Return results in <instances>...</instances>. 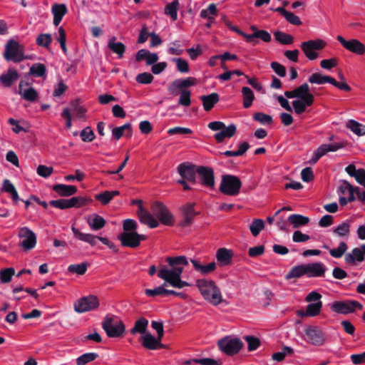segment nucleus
<instances>
[{
  "label": "nucleus",
  "mask_w": 365,
  "mask_h": 365,
  "mask_svg": "<svg viewBox=\"0 0 365 365\" xmlns=\"http://www.w3.org/2000/svg\"><path fill=\"white\" fill-rule=\"evenodd\" d=\"M69 108L70 111L72 110L76 113L78 118H81L84 116L86 109L81 106L80 99H75L71 101Z\"/></svg>",
  "instance_id": "47"
},
{
  "label": "nucleus",
  "mask_w": 365,
  "mask_h": 365,
  "mask_svg": "<svg viewBox=\"0 0 365 365\" xmlns=\"http://www.w3.org/2000/svg\"><path fill=\"white\" fill-rule=\"evenodd\" d=\"M71 230L76 238L81 241L87 242L91 246H95L97 243V241L99 240V238L101 237L92 234L81 232L73 225L71 227Z\"/></svg>",
  "instance_id": "25"
},
{
  "label": "nucleus",
  "mask_w": 365,
  "mask_h": 365,
  "mask_svg": "<svg viewBox=\"0 0 365 365\" xmlns=\"http://www.w3.org/2000/svg\"><path fill=\"white\" fill-rule=\"evenodd\" d=\"M326 42L322 39L309 40L301 43V49L309 60H315L318 57L317 51H321L326 46Z\"/></svg>",
  "instance_id": "9"
},
{
  "label": "nucleus",
  "mask_w": 365,
  "mask_h": 365,
  "mask_svg": "<svg viewBox=\"0 0 365 365\" xmlns=\"http://www.w3.org/2000/svg\"><path fill=\"white\" fill-rule=\"evenodd\" d=\"M80 137L83 142H91L96 136L91 127H86L81 131Z\"/></svg>",
  "instance_id": "61"
},
{
  "label": "nucleus",
  "mask_w": 365,
  "mask_h": 365,
  "mask_svg": "<svg viewBox=\"0 0 365 365\" xmlns=\"http://www.w3.org/2000/svg\"><path fill=\"white\" fill-rule=\"evenodd\" d=\"M136 236L135 232H123L118 235V238L122 246L136 248L139 246V242Z\"/></svg>",
  "instance_id": "24"
},
{
  "label": "nucleus",
  "mask_w": 365,
  "mask_h": 365,
  "mask_svg": "<svg viewBox=\"0 0 365 365\" xmlns=\"http://www.w3.org/2000/svg\"><path fill=\"white\" fill-rule=\"evenodd\" d=\"M274 36L277 41L283 45H290L294 42V37L292 35L280 31H275Z\"/></svg>",
  "instance_id": "45"
},
{
  "label": "nucleus",
  "mask_w": 365,
  "mask_h": 365,
  "mask_svg": "<svg viewBox=\"0 0 365 365\" xmlns=\"http://www.w3.org/2000/svg\"><path fill=\"white\" fill-rule=\"evenodd\" d=\"M87 222L93 230H99L106 224V220L98 214H93L88 216Z\"/></svg>",
  "instance_id": "34"
},
{
  "label": "nucleus",
  "mask_w": 365,
  "mask_h": 365,
  "mask_svg": "<svg viewBox=\"0 0 365 365\" xmlns=\"http://www.w3.org/2000/svg\"><path fill=\"white\" fill-rule=\"evenodd\" d=\"M306 341L315 346H322L325 342L324 332L317 326H308L304 329Z\"/></svg>",
  "instance_id": "13"
},
{
  "label": "nucleus",
  "mask_w": 365,
  "mask_h": 365,
  "mask_svg": "<svg viewBox=\"0 0 365 365\" xmlns=\"http://www.w3.org/2000/svg\"><path fill=\"white\" fill-rule=\"evenodd\" d=\"M219 349L229 356L237 354L243 346L242 341L238 338L225 336L217 342Z\"/></svg>",
  "instance_id": "7"
},
{
  "label": "nucleus",
  "mask_w": 365,
  "mask_h": 365,
  "mask_svg": "<svg viewBox=\"0 0 365 365\" xmlns=\"http://www.w3.org/2000/svg\"><path fill=\"white\" fill-rule=\"evenodd\" d=\"M253 119L262 125H271L273 122L272 117L262 112H257L253 115Z\"/></svg>",
  "instance_id": "53"
},
{
  "label": "nucleus",
  "mask_w": 365,
  "mask_h": 365,
  "mask_svg": "<svg viewBox=\"0 0 365 365\" xmlns=\"http://www.w3.org/2000/svg\"><path fill=\"white\" fill-rule=\"evenodd\" d=\"M197 167L190 163H182L178 165V171L182 179L195 183Z\"/></svg>",
  "instance_id": "18"
},
{
  "label": "nucleus",
  "mask_w": 365,
  "mask_h": 365,
  "mask_svg": "<svg viewBox=\"0 0 365 365\" xmlns=\"http://www.w3.org/2000/svg\"><path fill=\"white\" fill-rule=\"evenodd\" d=\"M46 67L44 64L41 63H34L30 69L29 75L34 77H46Z\"/></svg>",
  "instance_id": "43"
},
{
  "label": "nucleus",
  "mask_w": 365,
  "mask_h": 365,
  "mask_svg": "<svg viewBox=\"0 0 365 365\" xmlns=\"http://www.w3.org/2000/svg\"><path fill=\"white\" fill-rule=\"evenodd\" d=\"M153 76L148 72L139 73L135 77L136 81L141 84H149L153 82Z\"/></svg>",
  "instance_id": "62"
},
{
  "label": "nucleus",
  "mask_w": 365,
  "mask_h": 365,
  "mask_svg": "<svg viewBox=\"0 0 365 365\" xmlns=\"http://www.w3.org/2000/svg\"><path fill=\"white\" fill-rule=\"evenodd\" d=\"M15 274V270L13 267L1 269L0 270V280L3 284L9 283L11 282L13 275Z\"/></svg>",
  "instance_id": "54"
},
{
  "label": "nucleus",
  "mask_w": 365,
  "mask_h": 365,
  "mask_svg": "<svg viewBox=\"0 0 365 365\" xmlns=\"http://www.w3.org/2000/svg\"><path fill=\"white\" fill-rule=\"evenodd\" d=\"M24 86V80L21 79L19 85V93L22 96V98L28 101L34 102L38 97L37 91L33 88L30 87L26 89H23Z\"/></svg>",
  "instance_id": "31"
},
{
  "label": "nucleus",
  "mask_w": 365,
  "mask_h": 365,
  "mask_svg": "<svg viewBox=\"0 0 365 365\" xmlns=\"http://www.w3.org/2000/svg\"><path fill=\"white\" fill-rule=\"evenodd\" d=\"M133 203L139 205L137 214L141 223L148 225L150 228H155L159 225L154 216L142 206L141 200H134Z\"/></svg>",
  "instance_id": "15"
},
{
  "label": "nucleus",
  "mask_w": 365,
  "mask_h": 365,
  "mask_svg": "<svg viewBox=\"0 0 365 365\" xmlns=\"http://www.w3.org/2000/svg\"><path fill=\"white\" fill-rule=\"evenodd\" d=\"M173 61L176 63L177 70L182 73H187L190 71L188 63L186 60L181 58H173Z\"/></svg>",
  "instance_id": "58"
},
{
  "label": "nucleus",
  "mask_w": 365,
  "mask_h": 365,
  "mask_svg": "<svg viewBox=\"0 0 365 365\" xmlns=\"http://www.w3.org/2000/svg\"><path fill=\"white\" fill-rule=\"evenodd\" d=\"M4 57L8 61L21 62L25 59L23 46L14 39L9 40L5 46Z\"/></svg>",
  "instance_id": "6"
},
{
  "label": "nucleus",
  "mask_w": 365,
  "mask_h": 365,
  "mask_svg": "<svg viewBox=\"0 0 365 365\" xmlns=\"http://www.w3.org/2000/svg\"><path fill=\"white\" fill-rule=\"evenodd\" d=\"M306 275L308 277H319L324 275L326 268L322 262L304 264Z\"/></svg>",
  "instance_id": "23"
},
{
  "label": "nucleus",
  "mask_w": 365,
  "mask_h": 365,
  "mask_svg": "<svg viewBox=\"0 0 365 365\" xmlns=\"http://www.w3.org/2000/svg\"><path fill=\"white\" fill-rule=\"evenodd\" d=\"M250 29L252 31V34H247L245 38L247 43H252L255 46L258 43L257 38H260L266 43L271 41L272 37L268 31L265 30H259L255 25L251 26Z\"/></svg>",
  "instance_id": "17"
},
{
  "label": "nucleus",
  "mask_w": 365,
  "mask_h": 365,
  "mask_svg": "<svg viewBox=\"0 0 365 365\" xmlns=\"http://www.w3.org/2000/svg\"><path fill=\"white\" fill-rule=\"evenodd\" d=\"M200 99L202 102V106L205 111H210L220 101V96L217 93L201 96Z\"/></svg>",
  "instance_id": "28"
},
{
  "label": "nucleus",
  "mask_w": 365,
  "mask_h": 365,
  "mask_svg": "<svg viewBox=\"0 0 365 365\" xmlns=\"http://www.w3.org/2000/svg\"><path fill=\"white\" fill-rule=\"evenodd\" d=\"M36 41L39 46L48 48L52 42V37L49 34H42L38 36Z\"/></svg>",
  "instance_id": "57"
},
{
  "label": "nucleus",
  "mask_w": 365,
  "mask_h": 365,
  "mask_svg": "<svg viewBox=\"0 0 365 365\" xmlns=\"http://www.w3.org/2000/svg\"><path fill=\"white\" fill-rule=\"evenodd\" d=\"M69 205L71 208V207H81L83 206H86V205L91 203L92 202V199L87 197H73L70 199H68Z\"/></svg>",
  "instance_id": "44"
},
{
  "label": "nucleus",
  "mask_w": 365,
  "mask_h": 365,
  "mask_svg": "<svg viewBox=\"0 0 365 365\" xmlns=\"http://www.w3.org/2000/svg\"><path fill=\"white\" fill-rule=\"evenodd\" d=\"M49 205L53 207L61 210L71 208L68 199H59L56 200H51Z\"/></svg>",
  "instance_id": "64"
},
{
  "label": "nucleus",
  "mask_w": 365,
  "mask_h": 365,
  "mask_svg": "<svg viewBox=\"0 0 365 365\" xmlns=\"http://www.w3.org/2000/svg\"><path fill=\"white\" fill-rule=\"evenodd\" d=\"M142 345L147 349L156 350L164 347V345L161 343V340L158 338H155L150 333H145L142 336Z\"/></svg>",
  "instance_id": "22"
},
{
  "label": "nucleus",
  "mask_w": 365,
  "mask_h": 365,
  "mask_svg": "<svg viewBox=\"0 0 365 365\" xmlns=\"http://www.w3.org/2000/svg\"><path fill=\"white\" fill-rule=\"evenodd\" d=\"M245 339L248 344V350L252 351L256 350L260 346V340L254 336H246Z\"/></svg>",
  "instance_id": "59"
},
{
  "label": "nucleus",
  "mask_w": 365,
  "mask_h": 365,
  "mask_svg": "<svg viewBox=\"0 0 365 365\" xmlns=\"http://www.w3.org/2000/svg\"><path fill=\"white\" fill-rule=\"evenodd\" d=\"M1 191L5 192L9 195L15 204H17L21 199L19 198L18 192L14 185L8 179H5L3 182V187ZM21 201H24L21 200Z\"/></svg>",
  "instance_id": "37"
},
{
  "label": "nucleus",
  "mask_w": 365,
  "mask_h": 365,
  "mask_svg": "<svg viewBox=\"0 0 365 365\" xmlns=\"http://www.w3.org/2000/svg\"><path fill=\"white\" fill-rule=\"evenodd\" d=\"M272 10L279 13L291 24L299 26L302 24V21L297 16L294 15L293 13L290 11H287L283 7H277L276 9H272Z\"/></svg>",
  "instance_id": "36"
},
{
  "label": "nucleus",
  "mask_w": 365,
  "mask_h": 365,
  "mask_svg": "<svg viewBox=\"0 0 365 365\" xmlns=\"http://www.w3.org/2000/svg\"><path fill=\"white\" fill-rule=\"evenodd\" d=\"M194 206L195 203H187L182 207L184 219L180 222V226L185 227L190 225L195 217L198 215V212L195 211Z\"/></svg>",
  "instance_id": "21"
},
{
  "label": "nucleus",
  "mask_w": 365,
  "mask_h": 365,
  "mask_svg": "<svg viewBox=\"0 0 365 365\" xmlns=\"http://www.w3.org/2000/svg\"><path fill=\"white\" fill-rule=\"evenodd\" d=\"M303 275H306L304 264L293 267L285 275V279L289 280L293 278H300Z\"/></svg>",
  "instance_id": "40"
},
{
  "label": "nucleus",
  "mask_w": 365,
  "mask_h": 365,
  "mask_svg": "<svg viewBox=\"0 0 365 365\" xmlns=\"http://www.w3.org/2000/svg\"><path fill=\"white\" fill-rule=\"evenodd\" d=\"M365 259V244L359 247L354 248L351 252L345 255L344 261L348 264H356V262H361Z\"/></svg>",
  "instance_id": "19"
},
{
  "label": "nucleus",
  "mask_w": 365,
  "mask_h": 365,
  "mask_svg": "<svg viewBox=\"0 0 365 365\" xmlns=\"http://www.w3.org/2000/svg\"><path fill=\"white\" fill-rule=\"evenodd\" d=\"M19 77L16 70L9 68L6 73L0 76V82L5 87H10Z\"/></svg>",
  "instance_id": "27"
},
{
  "label": "nucleus",
  "mask_w": 365,
  "mask_h": 365,
  "mask_svg": "<svg viewBox=\"0 0 365 365\" xmlns=\"http://www.w3.org/2000/svg\"><path fill=\"white\" fill-rule=\"evenodd\" d=\"M346 126L358 136H362L365 134V125L359 123L355 120H349L346 122Z\"/></svg>",
  "instance_id": "39"
},
{
  "label": "nucleus",
  "mask_w": 365,
  "mask_h": 365,
  "mask_svg": "<svg viewBox=\"0 0 365 365\" xmlns=\"http://www.w3.org/2000/svg\"><path fill=\"white\" fill-rule=\"evenodd\" d=\"M99 306V300L96 296L89 295L77 300L74 304V309L78 313H83L96 309Z\"/></svg>",
  "instance_id": "11"
},
{
  "label": "nucleus",
  "mask_w": 365,
  "mask_h": 365,
  "mask_svg": "<svg viewBox=\"0 0 365 365\" xmlns=\"http://www.w3.org/2000/svg\"><path fill=\"white\" fill-rule=\"evenodd\" d=\"M116 38L115 36L111 37L108 43V47L114 53L118 55V58H122L125 51L126 47L121 42H116Z\"/></svg>",
  "instance_id": "35"
},
{
  "label": "nucleus",
  "mask_w": 365,
  "mask_h": 365,
  "mask_svg": "<svg viewBox=\"0 0 365 365\" xmlns=\"http://www.w3.org/2000/svg\"><path fill=\"white\" fill-rule=\"evenodd\" d=\"M197 173L201 184L208 188H214L215 187V175L214 170L210 167L197 166Z\"/></svg>",
  "instance_id": "14"
},
{
  "label": "nucleus",
  "mask_w": 365,
  "mask_h": 365,
  "mask_svg": "<svg viewBox=\"0 0 365 365\" xmlns=\"http://www.w3.org/2000/svg\"><path fill=\"white\" fill-rule=\"evenodd\" d=\"M322 307V302L309 304L307 307L305 313H303L302 315H306L307 317H315L319 314Z\"/></svg>",
  "instance_id": "48"
},
{
  "label": "nucleus",
  "mask_w": 365,
  "mask_h": 365,
  "mask_svg": "<svg viewBox=\"0 0 365 365\" xmlns=\"http://www.w3.org/2000/svg\"><path fill=\"white\" fill-rule=\"evenodd\" d=\"M148 325V320L144 317H141L135 322L133 327L130 329V334L133 335L138 333L145 334Z\"/></svg>",
  "instance_id": "42"
},
{
  "label": "nucleus",
  "mask_w": 365,
  "mask_h": 365,
  "mask_svg": "<svg viewBox=\"0 0 365 365\" xmlns=\"http://www.w3.org/2000/svg\"><path fill=\"white\" fill-rule=\"evenodd\" d=\"M336 39L349 51L357 55H363L365 53V45L358 39L352 38L347 41L341 36H338Z\"/></svg>",
  "instance_id": "16"
},
{
  "label": "nucleus",
  "mask_w": 365,
  "mask_h": 365,
  "mask_svg": "<svg viewBox=\"0 0 365 365\" xmlns=\"http://www.w3.org/2000/svg\"><path fill=\"white\" fill-rule=\"evenodd\" d=\"M322 151H324V155H326L329 152H335L340 148L344 147V144L342 143H334L331 144H323L319 146Z\"/></svg>",
  "instance_id": "60"
},
{
  "label": "nucleus",
  "mask_w": 365,
  "mask_h": 365,
  "mask_svg": "<svg viewBox=\"0 0 365 365\" xmlns=\"http://www.w3.org/2000/svg\"><path fill=\"white\" fill-rule=\"evenodd\" d=\"M166 262L171 267L168 269L165 266L161 267L158 273V277L165 281V283L155 289H146L145 294L148 297H155L159 295H164L165 287L168 283L170 286L181 289L190 286L185 281L181 280V274L183 272V266L188 264L187 258L185 256L168 257Z\"/></svg>",
  "instance_id": "1"
},
{
  "label": "nucleus",
  "mask_w": 365,
  "mask_h": 365,
  "mask_svg": "<svg viewBox=\"0 0 365 365\" xmlns=\"http://www.w3.org/2000/svg\"><path fill=\"white\" fill-rule=\"evenodd\" d=\"M197 83V80L193 77H188L184 79H176L173 81L168 87V91L175 95L178 93L175 92V89L178 90H186L187 87L195 86Z\"/></svg>",
  "instance_id": "20"
},
{
  "label": "nucleus",
  "mask_w": 365,
  "mask_h": 365,
  "mask_svg": "<svg viewBox=\"0 0 365 365\" xmlns=\"http://www.w3.org/2000/svg\"><path fill=\"white\" fill-rule=\"evenodd\" d=\"M242 93L243 96V106L248 108L252 106L255 99L254 93L249 87H243Z\"/></svg>",
  "instance_id": "46"
},
{
  "label": "nucleus",
  "mask_w": 365,
  "mask_h": 365,
  "mask_svg": "<svg viewBox=\"0 0 365 365\" xmlns=\"http://www.w3.org/2000/svg\"><path fill=\"white\" fill-rule=\"evenodd\" d=\"M348 246L346 242H341L337 248L331 249L329 254L334 258H341L346 252Z\"/></svg>",
  "instance_id": "52"
},
{
  "label": "nucleus",
  "mask_w": 365,
  "mask_h": 365,
  "mask_svg": "<svg viewBox=\"0 0 365 365\" xmlns=\"http://www.w3.org/2000/svg\"><path fill=\"white\" fill-rule=\"evenodd\" d=\"M192 362L200 364L201 365H220V362L210 358L194 359L192 360L187 361L185 363L187 364H190Z\"/></svg>",
  "instance_id": "63"
},
{
  "label": "nucleus",
  "mask_w": 365,
  "mask_h": 365,
  "mask_svg": "<svg viewBox=\"0 0 365 365\" xmlns=\"http://www.w3.org/2000/svg\"><path fill=\"white\" fill-rule=\"evenodd\" d=\"M233 252L226 248H220L217 251L216 258L217 262L222 266L228 265L232 262Z\"/></svg>",
  "instance_id": "30"
},
{
  "label": "nucleus",
  "mask_w": 365,
  "mask_h": 365,
  "mask_svg": "<svg viewBox=\"0 0 365 365\" xmlns=\"http://www.w3.org/2000/svg\"><path fill=\"white\" fill-rule=\"evenodd\" d=\"M363 306L361 303L354 300L336 301L331 307L333 312L341 314L353 313L356 309H361Z\"/></svg>",
  "instance_id": "10"
},
{
  "label": "nucleus",
  "mask_w": 365,
  "mask_h": 365,
  "mask_svg": "<svg viewBox=\"0 0 365 365\" xmlns=\"http://www.w3.org/2000/svg\"><path fill=\"white\" fill-rule=\"evenodd\" d=\"M179 93L178 103L183 106H189L191 103V92L189 90H179Z\"/></svg>",
  "instance_id": "56"
},
{
  "label": "nucleus",
  "mask_w": 365,
  "mask_h": 365,
  "mask_svg": "<svg viewBox=\"0 0 365 365\" xmlns=\"http://www.w3.org/2000/svg\"><path fill=\"white\" fill-rule=\"evenodd\" d=\"M190 261L195 271L200 273L202 275L209 274L214 272L216 269V264L215 262H212L206 265H202L197 260L191 259Z\"/></svg>",
  "instance_id": "32"
},
{
  "label": "nucleus",
  "mask_w": 365,
  "mask_h": 365,
  "mask_svg": "<svg viewBox=\"0 0 365 365\" xmlns=\"http://www.w3.org/2000/svg\"><path fill=\"white\" fill-rule=\"evenodd\" d=\"M51 11L53 15V24L55 26H58L68 10L65 4H55L52 6Z\"/></svg>",
  "instance_id": "26"
},
{
  "label": "nucleus",
  "mask_w": 365,
  "mask_h": 365,
  "mask_svg": "<svg viewBox=\"0 0 365 365\" xmlns=\"http://www.w3.org/2000/svg\"><path fill=\"white\" fill-rule=\"evenodd\" d=\"M101 326L107 336L110 338L121 337L125 331L123 322L113 315L107 314L103 318Z\"/></svg>",
  "instance_id": "3"
},
{
  "label": "nucleus",
  "mask_w": 365,
  "mask_h": 365,
  "mask_svg": "<svg viewBox=\"0 0 365 365\" xmlns=\"http://www.w3.org/2000/svg\"><path fill=\"white\" fill-rule=\"evenodd\" d=\"M18 237L23 239V241L19 244L24 250H31L36 245V235L29 227H23L19 228Z\"/></svg>",
  "instance_id": "12"
},
{
  "label": "nucleus",
  "mask_w": 365,
  "mask_h": 365,
  "mask_svg": "<svg viewBox=\"0 0 365 365\" xmlns=\"http://www.w3.org/2000/svg\"><path fill=\"white\" fill-rule=\"evenodd\" d=\"M241 187L242 182L237 176L223 175L219 190L224 195L235 196L240 193Z\"/></svg>",
  "instance_id": "5"
},
{
  "label": "nucleus",
  "mask_w": 365,
  "mask_h": 365,
  "mask_svg": "<svg viewBox=\"0 0 365 365\" xmlns=\"http://www.w3.org/2000/svg\"><path fill=\"white\" fill-rule=\"evenodd\" d=\"M196 286L204 299L211 304L217 306L222 302L220 289L213 280L200 279L196 281Z\"/></svg>",
  "instance_id": "2"
},
{
  "label": "nucleus",
  "mask_w": 365,
  "mask_h": 365,
  "mask_svg": "<svg viewBox=\"0 0 365 365\" xmlns=\"http://www.w3.org/2000/svg\"><path fill=\"white\" fill-rule=\"evenodd\" d=\"M264 228V221L258 218L254 219L250 225V230L254 237H257Z\"/></svg>",
  "instance_id": "50"
},
{
  "label": "nucleus",
  "mask_w": 365,
  "mask_h": 365,
  "mask_svg": "<svg viewBox=\"0 0 365 365\" xmlns=\"http://www.w3.org/2000/svg\"><path fill=\"white\" fill-rule=\"evenodd\" d=\"M53 190L60 196L69 197L76 194L78 191L77 187L75 185H68L64 184H56L53 185Z\"/></svg>",
  "instance_id": "29"
},
{
  "label": "nucleus",
  "mask_w": 365,
  "mask_h": 365,
  "mask_svg": "<svg viewBox=\"0 0 365 365\" xmlns=\"http://www.w3.org/2000/svg\"><path fill=\"white\" fill-rule=\"evenodd\" d=\"M127 138L132 136V125L130 123H127L122 126L115 127L112 130V135L114 139L119 140L123 135Z\"/></svg>",
  "instance_id": "33"
},
{
  "label": "nucleus",
  "mask_w": 365,
  "mask_h": 365,
  "mask_svg": "<svg viewBox=\"0 0 365 365\" xmlns=\"http://www.w3.org/2000/svg\"><path fill=\"white\" fill-rule=\"evenodd\" d=\"M208 128L213 131H219L215 133L214 138L218 143H222L225 138L233 137L237 132V127L235 124H230L226 126L222 121H212L208 123Z\"/></svg>",
  "instance_id": "4"
},
{
  "label": "nucleus",
  "mask_w": 365,
  "mask_h": 365,
  "mask_svg": "<svg viewBox=\"0 0 365 365\" xmlns=\"http://www.w3.org/2000/svg\"><path fill=\"white\" fill-rule=\"evenodd\" d=\"M180 3L178 0H173L171 3L168 4L165 7V14L169 16L173 21L178 19V10Z\"/></svg>",
  "instance_id": "41"
},
{
  "label": "nucleus",
  "mask_w": 365,
  "mask_h": 365,
  "mask_svg": "<svg viewBox=\"0 0 365 365\" xmlns=\"http://www.w3.org/2000/svg\"><path fill=\"white\" fill-rule=\"evenodd\" d=\"M288 221L292 225L293 228H299L309 222V218L299 214H292L288 217Z\"/></svg>",
  "instance_id": "38"
},
{
  "label": "nucleus",
  "mask_w": 365,
  "mask_h": 365,
  "mask_svg": "<svg viewBox=\"0 0 365 365\" xmlns=\"http://www.w3.org/2000/svg\"><path fill=\"white\" fill-rule=\"evenodd\" d=\"M87 263L82 262L81 264H72L68 266V271L71 273H76L79 275H83L87 270Z\"/></svg>",
  "instance_id": "55"
},
{
  "label": "nucleus",
  "mask_w": 365,
  "mask_h": 365,
  "mask_svg": "<svg viewBox=\"0 0 365 365\" xmlns=\"http://www.w3.org/2000/svg\"><path fill=\"white\" fill-rule=\"evenodd\" d=\"M150 210L162 224L168 226H171L174 224L173 215L163 202H154L151 205Z\"/></svg>",
  "instance_id": "8"
},
{
  "label": "nucleus",
  "mask_w": 365,
  "mask_h": 365,
  "mask_svg": "<svg viewBox=\"0 0 365 365\" xmlns=\"http://www.w3.org/2000/svg\"><path fill=\"white\" fill-rule=\"evenodd\" d=\"M333 232L339 237H347L350 233V224L348 221L344 222L334 228Z\"/></svg>",
  "instance_id": "51"
},
{
  "label": "nucleus",
  "mask_w": 365,
  "mask_h": 365,
  "mask_svg": "<svg viewBox=\"0 0 365 365\" xmlns=\"http://www.w3.org/2000/svg\"><path fill=\"white\" fill-rule=\"evenodd\" d=\"M98 354L95 352L85 353L76 359V365H86L89 362L96 360Z\"/></svg>",
  "instance_id": "49"
}]
</instances>
